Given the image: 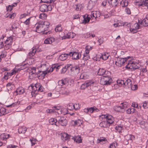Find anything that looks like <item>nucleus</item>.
Listing matches in <instances>:
<instances>
[{
  "mask_svg": "<svg viewBox=\"0 0 148 148\" xmlns=\"http://www.w3.org/2000/svg\"><path fill=\"white\" fill-rule=\"evenodd\" d=\"M49 25L47 21H39L36 27V31L42 34H49L51 32V30L48 31Z\"/></svg>",
  "mask_w": 148,
  "mask_h": 148,
  "instance_id": "1",
  "label": "nucleus"
},
{
  "mask_svg": "<svg viewBox=\"0 0 148 148\" xmlns=\"http://www.w3.org/2000/svg\"><path fill=\"white\" fill-rule=\"evenodd\" d=\"M110 72L108 71L107 72L106 75L103 76L101 78L100 82L101 84L103 85H108L112 83V79L111 77H109L108 75H107V74L109 73Z\"/></svg>",
  "mask_w": 148,
  "mask_h": 148,
  "instance_id": "2",
  "label": "nucleus"
},
{
  "mask_svg": "<svg viewBox=\"0 0 148 148\" xmlns=\"http://www.w3.org/2000/svg\"><path fill=\"white\" fill-rule=\"evenodd\" d=\"M127 60V64L126 66V68L129 69H133L134 70L139 68L140 65L135 62H134L133 60H132L131 57L130 59Z\"/></svg>",
  "mask_w": 148,
  "mask_h": 148,
  "instance_id": "3",
  "label": "nucleus"
},
{
  "mask_svg": "<svg viewBox=\"0 0 148 148\" xmlns=\"http://www.w3.org/2000/svg\"><path fill=\"white\" fill-rule=\"evenodd\" d=\"M131 58L130 57L127 58H119L117 59L116 61H115V64L118 66L121 67L124 64L126 63L127 64V60L130 59Z\"/></svg>",
  "mask_w": 148,
  "mask_h": 148,
  "instance_id": "4",
  "label": "nucleus"
},
{
  "mask_svg": "<svg viewBox=\"0 0 148 148\" xmlns=\"http://www.w3.org/2000/svg\"><path fill=\"white\" fill-rule=\"evenodd\" d=\"M56 121L58 122L59 124L63 126H66L67 124V120L65 117L63 116H57L56 118Z\"/></svg>",
  "mask_w": 148,
  "mask_h": 148,
  "instance_id": "5",
  "label": "nucleus"
},
{
  "mask_svg": "<svg viewBox=\"0 0 148 148\" xmlns=\"http://www.w3.org/2000/svg\"><path fill=\"white\" fill-rule=\"evenodd\" d=\"M136 4L143 7L145 9H148V0H136Z\"/></svg>",
  "mask_w": 148,
  "mask_h": 148,
  "instance_id": "6",
  "label": "nucleus"
},
{
  "mask_svg": "<svg viewBox=\"0 0 148 148\" xmlns=\"http://www.w3.org/2000/svg\"><path fill=\"white\" fill-rule=\"evenodd\" d=\"M69 71H71L72 73L77 74L80 72V67L78 65L71 64V65L69 67Z\"/></svg>",
  "mask_w": 148,
  "mask_h": 148,
  "instance_id": "7",
  "label": "nucleus"
},
{
  "mask_svg": "<svg viewBox=\"0 0 148 148\" xmlns=\"http://www.w3.org/2000/svg\"><path fill=\"white\" fill-rule=\"evenodd\" d=\"M127 102L122 103L121 104L122 106H116L114 107V109L117 112H123L124 111V108L126 107V103Z\"/></svg>",
  "mask_w": 148,
  "mask_h": 148,
  "instance_id": "8",
  "label": "nucleus"
},
{
  "mask_svg": "<svg viewBox=\"0 0 148 148\" xmlns=\"http://www.w3.org/2000/svg\"><path fill=\"white\" fill-rule=\"evenodd\" d=\"M49 73L48 70L43 71H38V73L35 74L34 77H37L39 79H43L45 78V76L48 73Z\"/></svg>",
  "mask_w": 148,
  "mask_h": 148,
  "instance_id": "9",
  "label": "nucleus"
},
{
  "mask_svg": "<svg viewBox=\"0 0 148 148\" xmlns=\"http://www.w3.org/2000/svg\"><path fill=\"white\" fill-rule=\"evenodd\" d=\"M40 10L42 12H47L51 10V6L50 5L42 4L40 5Z\"/></svg>",
  "mask_w": 148,
  "mask_h": 148,
  "instance_id": "10",
  "label": "nucleus"
},
{
  "mask_svg": "<svg viewBox=\"0 0 148 148\" xmlns=\"http://www.w3.org/2000/svg\"><path fill=\"white\" fill-rule=\"evenodd\" d=\"M69 55L70 56H72V59L73 60H78L81 57V54L78 52V51L77 52H70L69 53Z\"/></svg>",
  "mask_w": 148,
  "mask_h": 148,
  "instance_id": "11",
  "label": "nucleus"
},
{
  "mask_svg": "<svg viewBox=\"0 0 148 148\" xmlns=\"http://www.w3.org/2000/svg\"><path fill=\"white\" fill-rule=\"evenodd\" d=\"M11 73L5 72L4 73V78L8 79L9 78L12 76L14 74L18 72V70L16 69H14Z\"/></svg>",
  "mask_w": 148,
  "mask_h": 148,
  "instance_id": "12",
  "label": "nucleus"
},
{
  "mask_svg": "<svg viewBox=\"0 0 148 148\" xmlns=\"http://www.w3.org/2000/svg\"><path fill=\"white\" fill-rule=\"evenodd\" d=\"M69 80L68 78H66L59 80L58 82V86H62L67 84L69 82Z\"/></svg>",
  "mask_w": 148,
  "mask_h": 148,
  "instance_id": "13",
  "label": "nucleus"
},
{
  "mask_svg": "<svg viewBox=\"0 0 148 148\" xmlns=\"http://www.w3.org/2000/svg\"><path fill=\"white\" fill-rule=\"evenodd\" d=\"M55 38L53 37H48L45 40L44 42L45 44H51L55 42Z\"/></svg>",
  "mask_w": 148,
  "mask_h": 148,
  "instance_id": "14",
  "label": "nucleus"
},
{
  "mask_svg": "<svg viewBox=\"0 0 148 148\" xmlns=\"http://www.w3.org/2000/svg\"><path fill=\"white\" fill-rule=\"evenodd\" d=\"M102 13H100V12L97 11L92 12L91 13V17H93L96 19L97 18L99 17L101 15H102Z\"/></svg>",
  "mask_w": 148,
  "mask_h": 148,
  "instance_id": "15",
  "label": "nucleus"
},
{
  "mask_svg": "<svg viewBox=\"0 0 148 148\" xmlns=\"http://www.w3.org/2000/svg\"><path fill=\"white\" fill-rule=\"evenodd\" d=\"M61 138L62 140L65 141L66 140H69V134L66 133L64 132L62 133L61 135Z\"/></svg>",
  "mask_w": 148,
  "mask_h": 148,
  "instance_id": "16",
  "label": "nucleus"
},
{
  "mask_svg": "<svg viewBox=\"0 0 148 148\" xmlns=\"http://www.w3.org/2000/svg\"><path fill=\"white\" fill-rule=\"evenodd\" d=\"M108 3L110 6L115 7L118 4V0H108Z\"/></svg>",
  "mask_w": 148,
  "mask_h": 148,
  "instance_id": "17",
  "label": "nucleus"
},
{
  "mask_svg": "<svg viewBox=\"0 0 148 148\" xmlns=\"http://www.w3.org/2000/svg\"><path fill=\"white\" fill-rule=\"evenodd\" d=\"M97 0H90L89 1L88 7L89 9H92L94 6L97 2Z\"/></svg>",
  "mask_w": 148,
  "mask_h": 148,
  "instance_id": "18",
  "label": "nucleus"
},
{
  "mask_svg": "<svg viewBox=\"0 0 148 148\" xmlns=\"http://www.w3.org/2000/svg\"><path fill=\"white\" fill-rule=\"evenodd\" d=\"M37 50L33 48L32 50L30 51L27 55V57L30 58H32V57L35 55Z\"/></svg>",
  "mask_w": 148,
  "mask_h": 148,
  "instance_id": "19",
  "label": "nucleus"
},
{
  "mask_svg": "<svg viewBox=\"0 0 148 148\" xmlns=\"http://www.w3.org/2000/svg\"><path fill=\"white\" fill-rule=\"evenodd\" d=\"M104 69L103 68H100L97 74L99 75H106V73H107Z\"/></svg>",
  "mask_w": 148,
  "mask_h": 148,
  "instance_id": "20",
  "label": "nucleus"
},
{
  "mask_svg": "<svg viewBox=\"0 0 148 148\" xmlns=\"http://www.w3.org/2000/svg\"><path fill=\"white\" fill-rule=\"evenodd\" d=\"M71 65V64H68L67 65L65 66L64 67L62 68L61 73L62 74L64 73L68 69V71H69V67Z\"/></svg>",
  "mask_w": 148,
  "mask_h": 148,
  "instance_id": "21",
  "label": "nucleus"
},
{
  "mask_svg": "<svg viewBox=\"0 0 148 148\" xmlns=\"http://www.w3.org/2000/svg\"><path fill=\"white\" fill-rule=\"evenodd\" d=\"M74 141L78 143L82 142L81 137L79 136H75L74 138Z\"/></svg>",
  "mask_w": 148,
  "mask_h": 148,
  "instance_id": "22",
  "label": "nucleus"
},
{
  "mask_svg": "<svg viewBox=\"0 0 148 148\" xmlns=\"http://www.w3.org/2000/svg\"><path fill=\"white\" fill-rule=\"evenodd\" d=\"M27 130V128L24 126L19 127L18 129V132L19 134H24Z\"/></svg>",
  "mask_w": 148,
  "mask_h": 148,
  "instance_id": "23",
  "label": "nucleus"
},
{
  "mask_svg": "<svg viewBox=\"0 0 148 148\" xmlns=\"http://www.w3.org/2000/svg\"><path fill=\"white\" fill-rule=\"evenodd\" d=\"M69 54L64 53L60 55L59 56V59L61 60H64L66 59L68 56H69Z\"/></svg>",
  "mask_w": 148,
  "mask_h": 148,
  "instance_id": "24",
  "label": "nucleus"
},
{
  "mask_svg": "<svg viewBox=\"0 0 148 148\" xmlns=\"http://www.w3.org/2000/svg\"><path fill=\"white\" fill-rule=\"evenodd\" d=\"M97 142L99 143H100L101 144H104L106 143L107 142V139L105 138L102 137L97 139Z\"/></svg>",
  "mask_w": 148,
  "mask_h": 148,
  "instance_id": "25",
  "label": "nucleus"
},
{
  "mask_svg": "<svg viewBox=\"0 0 148 148\" xmlns=\"http://www.w3.org/2000/svg\"><path fill=\"white\" fill-rule=\"evenodd\" d=\"M132 83L131 80L130 79H127L124 82V85L127 86L128 88H130L132 84Z\"/></svg>",
  "mask_w": 148,
  "mask_h": 148,
  "instance_id": "26",
  "label": "nucleus"
},
{
  "mask_svg": "<svg viewBox=\"0 0 148 148\" xmlns=\"http://www.w3.org/2000/svg\"><path fill=\"white\" fill-rule=\"evenodd\" d=\"M25 90L21 87H19L16 90V92L18 94H21L25 92Z\"/></svg>",
  "mask_w": 148,
  "mask_h": 148,
  "instance_id": "27",
  "label": "nucleus"
},
{
  "mask_svg": "<svg viewBox=\"0 0 148 148\" xmlns=\"http://www.w3.org/2000/svg\"><path fill=\"white\" fill-rule=\"evenodd\" d=\"M73 33H69L66 34V36H64L62 37V39H65L66 38H73Z\"/></svg>",
  "mask_w": 148,
  "mask_h": 148,
  "instance_id": "28",
  "label": "nucleus"
},
{
  "mask_svg": "<svg viewBox=\"0 0 148 148\" xmlns=\"http://www.w3.org/2000/svg\"><path fill=\"white\" fill-rule=\"evenodd\" d=\"M84 18V20H83L82 22L86 23L89 22L90 18V17L88 16V15L86 14L85 15H84L83 16Z\"/></svg>",
  "mask_w": 148,
  "mask_h": 148,
  "instance_id": "29",
  "label": "nucleus"
},
{
  "mask_svg": "<svg viewBox=\"0 0 148 148\" xmlns=\"http://www.w3.org/2000/svg\"><path fill=\"white\" fill-rule=\"evenodd\" d=\"M107 123V121H103L100 123L99 125L101 127L106 128L108 126Z\"/></svg>",
  "mask_w": 148,
  "mask_h": 148,
  "instance_id": "30",
  "label": "nucleus"
},
{
  "mask_svg": "<svg viewBox=\"0 0 148 148\" xmlns=\"http://www.w3.org/2000/svg\"><path fill=\"white\" fill-rule=\"evenodd\" d=\"M88 108L89 110V112L92 113L93 112H98L99 111V110L95 107Z\"/></svg>",
  "mask_w": 148,
  "mask_h": 148,
  "instance_id": "31",
  "label": "nucleus"
},
{
  "mask_svg": "<svg viewBox=\"0 0 148 148\" xmlns=\"http://www.w3.org/2000/svg\"><path fill=\"white\" fill-rule=\"evenodd\" d=\"M13 41V38H12L10 36L6 40L5 43L6 45H11L12 44V42Z\"/></svg>",
  "mask_w": 148,
  "mask_h": 148,
  "instance_id": "32",
  "label": "nucleus"
},
{
  "mask_svg": "<svg viewBox=\"0 0 148 148\" xmlns=\"http://www.w3.org/2000/svg\"><path fill=\"white\" fill-rule=\"evenodd\" d=\"M141 24L144 26H148V19L146 17L144 18L141 22Z\"/></svg>",
  "mask_w": 148,
  "mask_h": 148,
  "instance_id": "33",
  "label": "nucleus"
},
{
  "mask_svg": "<svg viewBox=\"0 0 148 148\" xmlns=\"http://www.w3.org/2000/svg\"><path fill=\"white\" fill-rule=\"evenodd\" d=\"M101 117L102 118H105L106 119V121H108V120L109 121L113 119V116L110 115H108L107 116L105 115H103Z\"/></svg>",
  "mask_w": 148,
  "mask_h": 148,
  "instance_id": "34",
  "label": "nucleus"
},
{
  "mask_svg": "<svg viewBox=\"0 0 148 148\" xmlns=\"http://www.w3.org/2000/svg\"><path fill=\"white\" fill-rule=\"evenodd\" d=\"M49 121L50 124L51 125H57L56 124V122H58L56 121V119H55L53 118L49 120Z\"/></svg>",
  "mask_w": 148,
  "mask_h": 148,
  "instance_id": "35",
  "label": "nucleus"
},
{
  "mask_svg": "<svg viewBox=\"0 0 148 148\" xmlns=\"http://www.w3.org/2000/svg\"><path fill=\"white\" fill-rule=\"evenodd\" d=\"M57 64H54L52 65V66L50 67V69L48 70L49 73L52 72L53 70H56L57 69Z\"/></svg>",
  "mask_w": 148,
  "mask_h": 148,
  "instance_id": "36",
  "label": "nucleus"
},
{
  "mask_svg": "<svg viewBox=\"0 0 148 148\" xmlns=\"http://www.w3.org/2000/svg\"><path fill=\"white\" fill-rule=\"evenodd\" d=\"M6 112V109L4 108H2L0 109V116L5 115L4 113Z\"/></svg>",
  "mask_w": 148,
  "mask_h": 148,
  "instance_id": "37",
  "label": "nucleus"
},
{
  "mask_svg": "<svg viewBox=\"0 0 148 148\" xmlns=\"http://www.w3.org/2000/svg\"><path fill=\"white\" fill-rule=\"evenodd\" d=\"M55 30L56 32H61L62 30V27L61 25H58L55 27Z\"/></svg>",
  "mask_w": 148,
  "mask_h": 148,
  "instance_id": "38",
  "label": "nucleus"
},
{
  "mask_svg": "<svg viewBox=\"0 0 148 148\" xmlns=\"http://www.w3.org/2000/svg\"><path fill=\"white\" fill-rule=\"evenodd\" d=\"M109 57L108 54V53H105L103 55H102L101 58H102L104 60H106Z\"/></svg>",
  "mask_w": 148,
  "mask_h": 148,
  "instance_id": "39",
  "label": "nucleus"
},
{
  "mask_svg": "<svg viewBox=\"0 0 148 148\" xmlns=\"http://www.w3.org/2000/svg\"><path fill=\"white\" fill-rule=\"evenodd\" d=\"M115 130H116L119 133L121 132V131L123 129V127L120 125H118V126H116L115 127Z\"/></svg>",
  "mask_w": 148,
  "mask_h": 148,
  "instance_id": "40",
  "label": "nucleus"
},
{
  "mask_svg": "<svg viewBox=\"0 0 148 148\" xmlns=\"http://www.w3.org/2000/svg\"><path fill=\"white\" fill-rule=\"evenodd\" d=\"M41 67L42 68L46 67V70H47L49 66V64L47 63H45L41 64Z\"/></svg>",
  "mask_w": 148,
  "mask_h": 148,
  "instance_id": "41",
  "label": "nucleus"
},
{
  "mask_svg": "<svg viewBox=\"0 0 148 148\" xmlns=\"http://www.w3.org/2000/svg\"><path fill=\"white\" fill-rule=\"evenodd\" d=\"M67 109L69 110L74 109L73 104L72 103L69 104L67 105Z\"/></svg>",
  "mask_w": 148,
  "mask_h": 148,
  "instance_id": "42",
  "label": "nucleus"
},
{
  "mask_svg": "<svg viewBox=\"0 0 148 148\" xmlns=\"http://www.w3.org/2000/svg\"><path fill=\"white\" fill-rule=\"evenodd\" d=\"M60 112L62 114H68V111L67 109L64 108L60 110Z\"/></svg>",
  "mask_w": 148,
  "mask_h": 148,
  "instance_id": "43",
  "label": "nucleus"
},
{
  "mask_svg": "<svg viewBox=\"0 0 148 148\" xmlns=\"http://www.w3.org/2000/svg\"><path fill=\"white\" fill-rule=\"evenodd\" d=\"M39 17L41 19H45L47 17V14L45 13L41 14L39 15Z\"/></svg>",
  "mask_w": 148,
  "mask_h": 148,
  "instance_id": "44",
  "label": "nucleus"
},
{
  "mask_svg": "<svg viewBox=\"0 0 148 148\" xmlns=\"http://www.w3.org/2000/svg\"><path fill=\"white\" fill-rule=\"evenodd\" d=\"M74 123L75 125H77L79 126L82 123V122L81 121L78 119L77 121H74Z\"/></svg>",
  "mask_w": 148,
  "mask_h": 148,
  "instance_id": "45",
  "label": "nucleus"
},
{
  "mask_svg": "<svg viewBox=\"0 0 148 148\" xmlns=\"http://www.w3.org/2000/svg\"><path fill=\"white\" fill-rule=\"evenodd\" d=\"M134 112V110L132 108H128V109L126 110V113L128 114H131L133 113Z\"/></svg>",
  "mask_w": 148,
  "mask_h": 148,
  "instance_id": "46",
  "label": "nucleus"
},
{
  "mask_svg": "<svg viewBox=\"0 0 148 148\" xmlns=\"http://www.w3.org/2000/svg\"><path fill=\"white\" fill-rule=\"evenodd\" d=\"M125 24V23H124L123 22H122L121 23H117V24H115L114 26L115 27H119L120 26H123Z\"/></svg>",
  "mask_w": 148,
  "mask_h": 148,
  "instance_id": "47",
  "label": "nucleus"
},
{
  "mask_svg": "<svg viewBox=\"0 0 148 148\" xmlns=\"http://www.w3.org/2000/svg\"><path fill=\"white\" fill-rule=\"evenodd\" d=\"M83 59L84 60H87L90 58V56L89 55H86V54H84Z\"/></svg>",
  "mask_w": 148,
  "mask_h": 148,
  "instance_id": "48",
  "label": "nucleus"
},
{
  "mask_svg": "<svg viewBox=\"0 0 148 148\" xmlns=\"http://www.w3.org/2000/svg\"><path fill=\"white\" fill-rule=\"evenodd\" d=\"M30 140L31 142L32 146H33L36 144V141L37 140L36 139L33 138L32 139H30Z\"/></svg>",
  "mask_w": 148,
  "mask_h": 148,
  "instance_id": "49",
  "label": "nucleus"
},
{
  "mask_svg": "<svg viewBox=\"0 0 148 148\" xmlns=\"http://www.w3.org/2000/svg\"><path fill=\"white\" fill-rule=\"evenodd\" d=\"M131 89L132 90H135L137 89L138 87L137 85H132V84L130 86V87Z\"/></svg>",
  "mask_w": 148,
  "mask_h": 148,
  "instance_id": "50",
  "label": "nucleus"
},
{
  "mask_svg": "<svg viewBox=\"0 0 148 148\" xmlns=\"http://www.w3.org/2000/svg\"><path fill=\"white\" fill-rule=\"evenodd\" d=\"M53 109H54V110L56 111L55 112H58L59 114V112H57L58 110H60V108L58 107L54 106L52 107Z\"/></svg>",
  "mask_w": 148,
  "mask_h": 148,
  "instance_id": "51",
  "label": "nucleus"
},
{
  "mask_svg": "<svg viewBox=\"0 0 148 148\" xmlns=\"http://www.w3.org/2000/svg\"><path fill=\"white\" fill-rule=\"evenodd\" d=\"M46 112H47L49 113H54L55 112H56V111L54 110V109H53L52 108L51 109L47 110Z\"/></svg>",
  "mask_w": 148,
  "mask_h": 148,
  "instance_id": "52",
  "label": "nucleus"
},
{
  "mask_svg": "<svg viewBox=\"0 0 148 148\" xmlns=\"http://www.w3.org/2000/svg\"><path fill=\"white\" fill-rule=\"evenodd\" d=\"M13 8V6L11 5H9L8 6L6 7V10L7 11H10Z\"/></svg>",
  "mask_w": 148,
  "mask_h": 148,
  "instance_id": "53",
  "label": "nucleus"
},
{
  "mask_svg": "<svg viewBox=\"0 0 148 148\" xmlns=\"http://www.w3.org/2000/svg\"><path fill=\"white\" fill-rule=\"evenodd\" d=\"M62 93L63 94L67 95L69 93V91L67 88H65L62 91Z\"/></svg>",
  "mask_w": 148,
  "mask_h": 148,
  "instance_id": "54",
  "label": "nucleus"
},
{
  "mask_svg": "<svg viewBox=\"0 0 148 148\" xmlns=\"http://www.w3.org/2000/svg\"><path fill=\"white\" fill-rule=\"evenodd\" d=\"M73 107L74 109H75V110H77L80 108L79 103H76L75 104H73Z\"/></svg>",
  "mask_w": 148,
  "mask_h": 148,
  "instance_id": "55",
  "label": "nucleus"
},
{
  "mask_svg": "<svg viewBox=\"0 0 148 148\" xmlns=\"http://www.w3.org/2000/svg\"><path fill=\"white\" fill-rule=\"evenodd\" d=\"M143 107L144 108H148V102L147 101H145L143 105Z\"/></svg>",
  "mask_w": 148,
  "mask_h": 148,
  "instance_id": "56",
  "label": "nucleus"
},
{
  "mask_svg": "<svg viewBox=\"0 0 148 148\" xmlns=\"http://www.w3.org/2000/svg\"><path fill=\"white\" fill-rule=\"evenodd\" d=\"M44 89L43 87L42 86L40 85V86L38 88V91L42 92L44 91Z\"/></svg>",
  "mask_w": 148,
  "mask_h": 148,
  "instance_id": "57",
  "label": "nucleus"
},
{
  "mask_svg": "<svg viewBox=\"0 0 148 148\" xmlns=\"http://www.w3.org/2000/svg\"><path fill=\"white\" fill-rule=\"evenodd\" d=\"M17 28V27L16 26H15V24H13L11 27L10 29V30L11 31H13V29H14V30H15V29L16 30Z\"/></svg>",
  "mask_w": 148,
  "mask_h": 148,
  "instance_id": "58",
  "label": "nucleus"
},
{
  "mask_svg": "<svg viewBox=\"0 0 148 148\" xmlns=\"http://www.w3.org/2000/svg\"><path fill=\"white\" fill-rule=\"evenodd\" d=\"M107 124L108 126H110V124H111L114 122V119H112L110 120H108V121H107Z\"/></svg>",
  "mask_w": 148,
  "mask_h": 148,
  "instance_id": "59",
  "label": "nucleus"
},
{
  "mask_svg": "<svg viewBox=\"0 0 148 148\" xmlns=\"http://www.w3.org/2000/svg\"><path fill=\"white\" fill-rule=\"evenodd\" d=\"M125 12L127 14H131L130 9L128 7H127L125 8Z\"/></svg>",
  "mask_w": 148,
  "mask_h": 148,
  "instance_id": "60",
  "label": "nucleus"
},
{
  "mask_svg": "<svg viewBox=\"0 0 148 148\" xmlns=\"http://www.w3.org/2000/svg\"><path fill=\"white\" fill-rule=\"evenodd\" d=\"M80 78L81 79H86V76L85 75V74L84 73H82L81 74L80 76Z\"/></svg>",
  "mask_w": 148,
  "mask_h": 148,
  "instance_id": "61",
  "label": "nucleus"
},
{
  "mask_svg": "<svg viewBox=\"0 0 148 148\" xmlns=\"http://www.w3.org/2000/svg\"><path fill=\"white\" fill-rule=\"evenodd\" d=\"M85 83L86 84V86H87V87L89 86H90V85L93 83V82L91 81L88 82H85Z\"/></svg>",
  "mask_w": 148,
  "mask_h": 148,
  "instance_id": "62",
  "label": "nucleus"
},
{
  "mask_svg": "<svg viewBox=\"0 0 148 148\" xmlns=\"http://www.w3.org/2000/svg\"><path fill=\"white\" fill-rule=\"evenodd\" d=\"M87 87V86L86 85L85 83H84L81 85V88L82 89H84Z\"/></svg>",
  "mask_w": 148,
  "mask_h": 148,
  "instance_id": "63",
  "label": "nucleus"
},
{
  "mask_svg": "<svg viewBox=\"0 0 148 148\" xmlns=\"http://www.w3.org/2000/svg\"><path fill=\"white\" fill-rule=\"evenodd\" d=\"M17 147V146L16 145H10L8 146L7 148H15Z\"/></svg>",
  "mask_w": 148,
  "mask_h": 148,
  "instance_id": "64",
  "label": "nucleus"
}]
</instances>
